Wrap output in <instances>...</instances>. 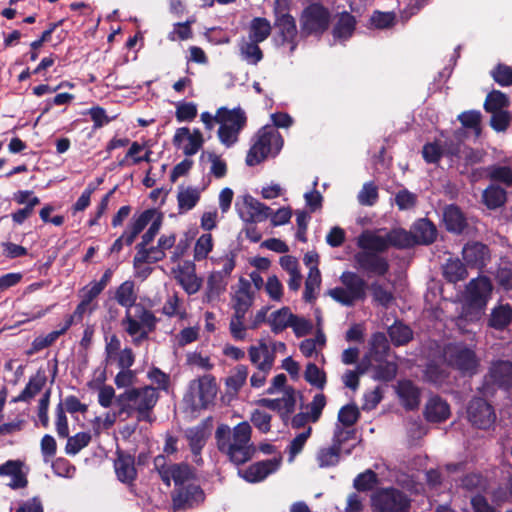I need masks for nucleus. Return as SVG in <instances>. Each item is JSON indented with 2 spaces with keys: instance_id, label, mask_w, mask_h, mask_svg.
Returning a JSON list of instances; mask_svg holds the SVG:
<instances>
[{
  "instance_id": "nucleus-1",
  "label": "nucleus",
  "mask_w": 512,
  "mask_h": 512,
  "mask_svg": "<svg viewBox=\"0 0 512 512\" xmlns=\"http://www.w3.org/2000/svg\"><path fill=\"white\" fill-rule=\"evenodd\" d=\"M251 435L252 428L247 421L238 423L232 430L227 424H220L215 431L217 448L234 465H243L256 453Z\"/></svg>"
},
{
  "instance_id": "nucleus-2",
  "label": "nucleus",
  "mask_w": 512,
  "mask_h": 512,
  "mask_svg": "<svg viewBox=\"0 0 512 512\" xmlns=\"http://www.w3.org/2000/svg\"><path fill=\"white\" fill-rule=\"evenodd\" d=\"M159 319L155 314L142 304L136 305V313L134 316L126 311L125 317L122 319V326L126 333L133 337L132 342L135 346H140L145 340H148L149 334L156 330Z\"/></svg>"
},
{
  "instance_id": "nucleus-3",
  "label": "nucleus",
  "mask_w": 512,
  "mask_h": 512,
  "mask_svg": "<svg viewBox=\"0 0 512 512\" xmlns=\"http://www.w3.org/2000/svg\"><path fill=\"white\" fill-rule=\"evenodd\" d=\"M256 140L246 155V164L250 167L263 162L269 154L279 153L283 146L281 134L271 126H264L258 130Z\"/></svg>"
},
{
  "instance_id": "nucleus-4",
  "label": "nucleus",
  "mask_w": 512,
  "mask_h": 512,
  "mask_svg": "<svg viewBox=\"0 0 512 512\" xmlns=\"http://www.w3.org/2000/svg\"><path fill=\"white\" fill-rule=\"evenodd\" d=\"M218 138L227 148L232 147L239 138L240 132L247 124V116L241 107L217 109Z\"/></svg>"
},
{
  "instance_id": "nucleus-5",
  "label": "nucleus",
  "mask_w": 512,
  "mask_h": 512,
  "mask_svg": "<svg viewBox=\"0 0 512 512\" xmlns=\"http://www.w3.org/2000/svg\"><path fill=\"white\" fill-rule=\"evenodd\" d=\"M512 389V361L498 359L492 361L483 377L479 393L484 397H494L498 390Z\"/></svg>"
},
{
  "instance_id": "nucleus-6",
  "label": "nucleus",
  "mask_w": 512,
  "mask_h": 512,
  "mask_svg": "<svg viewBox=\"0 0 512 512\" xmlns=\"http://www.w3.org/2000/svg\"><path fill=\"white\" fill-rule=\"evenodd\" d=\"M343 287H335L328 295L343 306L351 307L367 297V282L356 272L345 271L340 276Z\"/></svg>"
},
{
  "instance_id": "nucleus-7",
  "label": "nucleus",
  "mask_w": 512,
  "mask_h": 512,
  "mask_svg": "<svg viewBox=\"0 0 512 512\" xmlns=\"http://www.w3.org/2000/svg\"><path fill=\"white\" fill-rule=\"evenodd\" d=\"M299 20L302 34L321 36L330 26L331 13L323 4L313 2L302 10Z\"/></svg>"
},
{
  "instance_id": "nucleus-8",
  "label": "nucleus",
  "mask_w": 512,
  "mask_h": 512,
  "mask_svg": "<svg viewBox=\"0 0 512 512\" xmlns=\"http://www.w3.org/2000/svg\"><path fill=\"white\" fill-rule=\"evenodd\" d=\"M375 512H410L411 499L394 487L380 488L371 496Z\"/></svg>"
},
{
  "instance_id": "nucleus-9",
  "label": "nucleus",
  "mask_w": 512,
  "mask_h": 512,
  "mask_svg": "<svg viewBox=\"0 0 512 512\" xmlns=\"http://www.w3.org/2000/svg\"><path fill=\"white\" fill-rule=\"evenodd\" d=\"M121 399L133 400V403L136 405L137 420L139 422H153L152 411L159 399V393L156 388L151 385L140 388L132 387L124 391V396Z\"/></svg>"
},
{
  "instance_id": "nucleus-10",
  "label": "nucleus",
  "mask_w": 512,
  "mask_h": 512,
  "mask_svg": "<svg viewBox=\"0 0 512 512\" xmlns=\"http://www.w3.org/2000/svg\"><path fill=\"white\" fill-rule=\"evenodd\" d=\"M448 366L457 370L462 376H473L478 372L479 359L474 350L463 344L449 345L445 349Z\"/></svg>"
},
{
  "instance_id": "nucleus-11",
  "label": "nucleus",
  "mask_w": 512,
  "mask_h": 512,
  "mask_svg": "<svg viewBox=\"0 0 512 512\" xmlns=\"http://www.w3.org/2000/svg\"><path fill=\"white\" fill-rule=\"evenodd\" d=\"M206 495L200 485L190 483L171 492V508L173 512L195 509L205 502Z\"/></svg>"
},
{
  "instance_id": "nucleus-12",
  "label": "nucleus",
  "mask_w": 512,
  "mask_h": 512,
  "mask_svg": "<svg viewBox=\"0 0 512 512\" xmlns=\"http://www.w3.org/2000/svg\"><path fill=\"white\" fill-rule=\"evenodd\" d=\"M235 258L236 254L230 251L216 260L217 263L222 264V267L220 270L213 271L207 279L208 298L219 297L220 294L225 292L228 279L236 266Z\"/></svg>"
},
{
  "instance_id": "nucleus-13",
  "label": "nucleus",
  "mask_w": 512,
  "mask_h": 512,
  "mask_svg": "<svg viewBox=\"0 0 512 512\" xmlns=\"http://www.w3.org/2000/svg\"><path fill=\"white\" fill-rule=\"evenodd\" d=\"M354 267L367 277H384L390 269L386 257L372 251L360 250L353 256Z\"/></svg>"
},
{
  "instance_id": "nucleus-14",
  "label": "nucleus",
  "mask_w": 512,
  "mask_h": 512,
  "mask_svg": "<svg viewBox=\"0 0 512 512\" xmlns=\"http://www.w3.org/2000/svg\"><path fill=\"white\" fill-rule=\"evenodd\" d=\"M468 421L478 429H489L496 421L494 407L482 397L472 398L467 405Z\"/></svg>"
},
{
  "instance_id": "nucleus-15",
  "label": "nucleus",
  "mask_w": 512,
  "mask_h": 512,
  "mask_svg": "<svg viewBox=\"0 0 512 512\" xmlns=\"http://www.w3.org/2000/svg\"><path fill=\"white\" fill-rule=\"evenodd\" d=\"M493 285L487 276L470 280L466 287V302L477 310H482L487 305L491 296Z\"/></svg>"
},
{
  "instance_id": "nucleus-16",
  "label": "nucleus",
  "mask_w": 512,
  "mask_h": 512,
  "mask_svg": "<svg viewBox=\"0 0 512 512\" xmlns=\"http://www.w3.org/2000/svg\"><path fill=\"white\" fill-rule=\"evenodd\" d=\"M462 257L468 267L482 270L491 260V251L483 242L471 240L463 246Z\"/></svg>"
},
{
  "instance_id": "nucleus-17",
  "label": "nucleus",
  "mask_w": 512,
  "mask_h": 512,
  "mask_svg": "<svg viewBox=\"0 0 512 512\" xmlns=\"http://www.w3.org/2000/svg\"><path fill=\"white\" fill-rule=\"evenodd\" d=\"M280 465L278 459H266L255 462L246 469H239L238 475L249 483H258L274 473Z\"/></svg>"
},
{
  "instance_id": "nucleus-18",
  "label": "nucleus",
  "mask_w": 512,
  "mask_h": 512,
  "mask_svg": "<svg viewBox=\"0 0 512 512\" xmlns=\"http://www.w3.org/2000/svg\"><path fill=\"white\" fill-rule=\"evenodd\" d=\"M114 469L117 479L127 485H133L137 478L135 468V457L123 451H117V458L114 461Z\"/></svg>"
},
{
  "instance_id": "nucleus-19",
  "label": "nucleus",
  "mask_w": 512,
  "mask_h": 512,
  "mask_svg": "<svg viewBox=\"0 0 512 512\" xmlns=\"http://www.w3.org/2000/svg\"><path fill=\"white\" fill-rule=\"evenodd\" d=\"M443 222L448 232L462 234L468 227L466 215L456 204L446 205L443 209Z\"/></svg>"
},
{
  "instance_id": "nucleus-20",
  "label": "nucleus",
  "mask_w": 512,
  "mask_h": 512,
  "mask_svg": "<svg viewBox=\"0 0 512 512\" xmlns=\"http://www.w3.org/2000/svg\"><path fill=\"white\" fill-rule=\"evenodd\" d=\"M155 215V209H146L138 216L134 215L127 226V229L121 235L124 244L127 246L132 245L137 236L145 229Z\"/></svg>"
},
{
  "instance_id": "nucleus-21",
  "label": "nucleus",
  "mask_w": 512,
  "mask_h": 512,
  "mask_svg": "<svg viewBox=\"0 0 512 512\" xmlns=\"http://www.w3.org/2000/svg\"><path fill=\"white\" fill-rule=\"evenodd\" d=\"M274 27L278 29L281 45L289 44L292 53L297 47V25L293 16H282L274 19Z\"/></svg>"
},
{
  "instance_id": "nucleus-22",
  "label": "nucleus",
  "mask_w": 512,
  "mask_h": 512,
  "mask_svg": "<svg viewBox=\"0 0 512 512\" xmlns=\"http://www.w3.org/2000/svg\"><path fill=\"white\" fill-rule=\"evenodd\" d=\"M47 382V376L44 370L38 369L37 372L30 376L28 383L21 391V393L12 398V403H30L36 395H38L43 388L45 387Z\"/></svg>"
},
{
  "instance_id": "nucleus-23",
  "label": "nucleus",
  "mask_w": 512,
  "mask_h": 512,
  "mask_svg": "<svg viewBox=\"0 0 512 512\" xmlns=\"http://www.w3.org/2000/svg\"><path fill=\"white\" fill-rule=\"evenodd\" d=\"M424 416L428 422L442 423L450 416V406L440 396H433L425 405Z\"/></svg>"
},
{
  "instance_id": "nucleus-24",
  "label": "nucleus",
  "mask_w": 512,
  "mask_h": 512,
  "mask_svg": "<svg viewBox=\"0 0 512 512\" xmlns=\"http://www.w3.org/2000/svg\"><path fill=\"white\" fill-rule=\"evenodd\" d=\"M357 245L361 250L372 251L379 255L390 247L388 234L381 236L370 232H363L358 238Z\"/></svg>"
},
{
  "instance_id": "nucleus-25",
  "label": "nucleus",
  "mask_w": 512,
  "mask_h": 512,
  "mask_svg": "<svg viewBox=\"0 0 512 512\" xmlns=\"http://www.w3.org/2000/svg\"><path fill=\"white\" fill-rule=\"evenodd\" d=\"M22 462L19 460H8L0 465V476H11L8 484L12 489L25 488L28 484L26 475L22 472Z\"/></svg>"
},
{
  "instance_id": "nucleus-26",
  "label": "nucleus",
  "mask_w": 512,
  "mask_h": 512,
  "mask_svg": "<svg viewBox=\"0 0 512 512\" xmlns=\"http://www.w3.org/2000/svg\"><path fill=\"white\" fill-rule=\"evenodd\" d=\"M512 323V306L509 303L498 304L492 308L488 318V327L504 331Z\"/></svg>"
},
{
  "instance_id": "nucleus-27",
  "label": "nucleus",
  "mask_w": 512,
  "mask_h": 512,
  "mask_svg": "<svg viewBox=\"0 0 512 512\" xmlns=\"http://www.w3.org/2000/svg\"><path fill=\"white\" fill-rule=\"evenodd\" d=\"M413 236L417 244L429 245L437 238V229L434 223L428 218H420L413 224Z\"/></svg>"
},
{
  "instance_id": "nucleus-28",
  "label": "nucleus",
  "mask_w": 512,
  "mask_h": 512,
  "mask_svg": "<svg viewBox=\"0 0 512 512\" xmlns=\"http://www.w3.org/2000/svg\"><path fill=\"white\" fill-rule=\"evenodd\" d=\"M398 395L406 410H415L420 404V390L411 380L399 383Z\"/></svg>"
},
{
  "instance_id": "nucleus-29",
  "label": "nucleus",
  "mask_w": 512,
  "mask_h": 512,
  "mask_svg": "<svg viewBox=\"0 0 512 512\" xmlns=\"http://www.w3.org/2000/svg\"><path fill=\"white\" fill-rule=\"evenodd\" d=\"M243 203L248 209V218L246 219L247 222H261L269 218L272 214V209L269 206L255 199L251 195H245L243 198Z\"/></svg>"
},
{
  "instance_id": "nucleus-30",
  "label": "nucleus",
  "mask_w": 512,
  "mask_h": 512,
  "mask_svg": "<svg viewBox=\"0 0 512 512\" xmlns=\"http://www.w3.org/2000/svg\"><path fill=\"white\" fill-rule=\"evenodd\" d=\"M239 55L249 65H257L264 58L259 42L242 37L238 44Z\"/></svg>"
},
{
  "instance_id": "nucleus-31",
  "label": "nucleus",
  "mask_w": 512,
  "mask_h": 512,
  "mask_svg": "<svg viewBox=\"0 0 512 512\" xmlns=\"http://www.w3.org/2000/svg\"><path fill=\"white\" fill-rule=\"evenodd\" d=\"M356 24V18L351 13L342 12L333 27V37L340 40L349 39L356 29Z\"/></svg>"
},
{
  "instance_id": "nucleus-32",
  "label": "nucleus",
  "mask_w": 512,
  "mask_h": 512,
  "mask_svg": "<svg viewBox=\"0 0 512 512\" xmlns=\"http://www.w3.org/2000/svg\"><path fill=\"white\" fill-rule=\"evenodd\" d=\"M390 352V345L383 332H376L370 341L369 355L374 362H383Z\"/></svg>"
},
{
  "instance_id": "nucleus-33",
  "label": "nucleus",
  "mask_w": 512,
  "mask_h": 512,
  "mask_svg": "<svg viewBox=\"0 0 512 512\" xmlns=\"http://www.w3.org/2000/svg\"><path fill=\"white\" fill-rule=\"evenodd\" d=\"M507 201V192L504 188L491 184L482 193V202L490 210L502 207Z\"/></svg>"
},
{
  "instance_id": "nucleus-34",
  "label": "nucleus",
  "mask_w": 512,
  "mask_h": 512,
  "mask_svg": "<svg viewBox=\"0 0 512 512\" xmlns=\"http://www.w3.org/2000/svg\"><path fill=\"white\" fill-rule=\"evenodd\" d=\"M115 300L117 303L130 312L131 307H136L137 294L135 293V284L131 280L124 281L115 291Z\"/></svg>"
},
{
  "instance_id": "nucleus-35",
  "label": "nucleus",
  "mask_w": 512,
  "mask_h": 512,
  "mask_svg": "<svg viewBox=\"0 0 512 512\" xmlns=\"http://www.w3.org/2000/svg\"><path fill=\"white\" fill-rule=\"evenodd\" d=\"M271 31L272 26L268 19L254 17L248 27V39L261 43L271 35Z\"/></svg>"
},
{
  "instance_id": "nucleus-36",
  "label": "nucleus",
  "mask_w": 512,
  "mask_h": 512,
  "mask_svg": "<svg viewBox=\"0 0 512 512\" xmlns=\"http://www.w3.org/2000/svg\"><path fill=\"white\" fill-rule=\"evenodd\" d=\"M341 449L333 443L329 447H321L316 453V462L319 468L334 467L339 464L341 459Z\"/></svg>"
},
{
  "instance_id": "nucleus-37",
  "label": "nucleus",
  "mask_w": 512,
  "mask_h": 512,
  "mask_svg": "<svg viewBox=\"0 0 512 512\" xmlns=\"http://www.w3.org/2000/svg\"><path fill=\"white\" fill-rule=\"evenodd\" d=\"M388 335L396 347L404 346L413 339L412 329L400 321H396L388 328Z\"/></svg>"
},
{
  "instance_id": "nucleus-38",
  "label": "nucleus",
  "mask_w": 512,
  "mask_h": 512,
  "mask_svg": "<svg viewBox=\"0 0 512 512\" xmlns=\"http://www.w3.org/2000/svg\"><path fill=\"white\" fill-rule=\"evenodd\" d=\"M466 263L461 262L460 259H449L444 266L443 275L450 283H457L466 279L468 276Z\"/></svg>"
},
{
  "instance_id": "nucleus-39",
  "label": "nucleus",
  "mask_w": 512,
  "mask_h": 512,
  "mask_svg": "<svg viewBox=\"0 0 512 512\" xmlns=\"http://www.w3.org/2000/svg\"><path fill=\"white\" fill-rule=\"evenodd\" d=\"M387 234L390 246L397 249H408L417 244V240L412 232H408L402 228L393 229Z\"/></svg>"
},
{
  "instance_id": "nucleus-40",
  "label": "nucleus",
  "mask_w": 512,
  "mask_h": 512,
  "mask_svg": "<svg viewBox=\"0 0 512 512\" xmlns=\"http://www.w3.org/2000/svg\"><path fill=\"white\" fill-rule=\"evenodd\" d=\"M172 466V480L174 482V488L184 486L192 483L191 480L195 478L193 468L187 463H175Z\"/></svg>"
},
{
  "instance_id": "nucleus-41",
  "label": "nucleus",
  "mask_w": 512,
  "mask_h": 512,
  "mask_svg": "<svg viewBox=\"0 0 512 512\" xmlns=\"http://www.w3.org/2000/svg\"><path fill=\"white\" fill-rule=\"evenodd\" d=\"M200 200V192L197 188H181L177 195L180 213L193 209Z\"/></svg>"
},
{
  "instance_id": "nucleus-42",
  "label": "nucleus",
  "mask_w": 512,
  "mask_h": 512,
  "mask_svg": "<svg viewBox=\"0 0 512 512\" xmlns=\"http://www.w3.org/2000/svg\"><path fill=\"white\" fill-rule=\"evenodd\" d=\"M216 384L214 378L204 376L198 380V397L201 406L206 407L216 396Z\"/></svg>"
},
{
  "instance_id": "nucleus-43",
  "label": "nucleus",
  "mask_w": 512,
  "mask_h": 512,
  "mask_svg": "<svg viewBox=\"0 0 512 512\" xmlns=\"http://www.w3.org/2000/svg\"><path fill=\"white\" fill-rule=\"evenodd\" d=\"M292 314L293 313L290 312L288 307H282L279 310L273 312L268 320L271 326V331L274 334H279L287 327H290Z\"/></svg>"
},
{
  "instance_id": "nucleus-44",
  "label": "nucleus",
  "mask_w": 512,
  "mask_h": 512,
  "mask_svg": "<svg viewBox=\"0 0 512 512\" xmlns=\"http://www.w3.org/2000/svg\"><path fill=\"white\" fill-rule=\"evenodd\" d=\"M376 365H373V379L382 381V382H390L395 379L398 372V365L393 361H387L385 359L383 362H376Z\"/></svg>"
},
{
  "instance_id": "nucleus-45",
  "label": "nucleus",
  "mask_w": 512,
  "mask_h": 512,
  "mask_svg": "<svg viewBox=\"0 0 512 512\" xmlns=\"http://www.w3.org/2000/svg\"><path fill=\"white\" fill-rule=\"evenodd\" d=\"M321 281V273L319 269H314L312 272L308 273L303 292V299L305 302L313 303L317 299L316 291L319 290Z\"/></svg>"
},
{
  "instance_id": "nucleus-46",
  "label": "nucleus",
  "mask_w": 512,
  "mask_h": 512,
  "mask_svg": "<svg viewBox=\"0 0 512 512\" xmlns=\"http://www.w3.org/2000/svg\"><path fill=\"white\" fill-rule=\"evenodd\" d=\"M510 104L508 96L500 90H492L486 96L484 109L486 112L505 110Z\"/></svg>"
},
{
  "instance_id": "nucleus-47",
  "label": "nucleus",
  "mask_w": 512,
  "mask_h": 512,
  "mask_svg": "<svg viewBox=\"0 0 512 512\" xmlns=\"http://www.w3.org/2000/svg\"><path fill=\"white\" fill-rule=\"evenodd\" d=\"M458 121L466 129H471L476 136L481 134L482 115L478 110H467L460 113L457 117Z\"/></svg>"
},
{
  "instance_id": "nucleus-48",
  "label": "nucleus",
  "mask_w": 512,
  "mask_h": 512,
  "mask_svg": "<svg viewBox=\"0 0 512 512\" xmlns=\"http://www.w3.org/2000/svg\"><path fill=\"white\" fill-rule=\"evenodd\" d=\"M65 452L68 455H76L83 448L89 445L91 441V434L89 432H78L74 436L67 437Z\"/></svg>"
},
{
  "instance_id": "nucleus-49",
  "label": "nucleus",
  "mask_w": 512,
  "mask_h": 512,
  "mask_svg": "<svg viewBox=\"0 0 512 512\" xmlns=\"http://www.w3.org/2000/svg\"><path fill=\"white\" fill-rule=\"evenodd\" d=\"M377 483L378 476L371 469H367L366 471L358 474L353 481L355 489L359 492L371 491L374 489Z\"/></svg>"
},
{
  "instance_id": "nucleus-50",
  "label": "nucleus",
  "mask_w": 512,
  "mask_h": 512,
  "mask_svg": "<svg viewBox=\"0 0 512 512\" xmlns=\"http://www.w3.org/2000/svg\"><path fill=\"white\" fill-rule=\"evenodd\" d=\"M312 434V427L308 426L305 431L299 433L295 438L292 439L286 450L288 452V461L293 462L295 457L300 454Z\"/></svg>"
},
{
  "instance_id": "nucleus-51",
  "label": "nucleus",
  "mask_w": 512,
  "mask_h": 512,
  "mask_svg": "<svg viewBox=\"0 0 512 512\" xmlns=\"http://www.w3.org/2000/svg\"><path fill=\"white\" fill-rule=\"evenodd\" d=\"M461 487L467 491H486L488 480L481 473H468L461 479Z\"/></svg>"
},
{
  "instance_id": "nucleus-52",
  "label": "nucleus",
  "mask_w": 512,
  "mask_h": 512,
  "mask_svg": "<svg viewBox=\"0 0 512 512\" xmlns=\"http://www.w3.org/2000/svg\"><path fill=\"white\" fill-rule=\"evenodd\" d=\"M360 416L361 414L356 404H346L338 412V422L341 424L340 426L349 428L357 423Z\"/></svg>"
},
{
  "instance_id": "nucleus-53",
  "label": "nucleus",
  "mask_w": 512,
  "mask_h": 512,
  "mask_svg": "<svg viewBox=\"0 0 512 512\" xmlns=\"http://www.w3.org/2000/svg\"><path fill=\"white\" fill-rule=\"evenodd\" d=\"M304 379L312 386L323 389L326 384V373L319 369L315 363H308L304 372Z\"/></svg>"
},
{
  "instance_id": "nucleus-54",
  "label": "nucleus",
  "mask_w": 512,
  "mask_h": 512,
  "mask_svg": "<svg viewBox=\"0 0 512 512\" xmlns=\"http://www.w3.org/2000/svg\"><path fill=\"white\" fill-rule=\"evenodd\" d=\"M486 172L492 181L512 185V169L509 166L491 165L486 168Z\"/></svg>"
},
{
  "instance_id": "nucleus-55",
  "label": "nucleus",
  "mask_w": 512,
  "mask_h": 512,
  "mask_svg": "<svg viewBox=\"0 0 512 512\" xmlns=\"http://www.w3.org/2000/svg\"><path fill=\"white\" fill-rule=\"evenodd\" d=\"M195 22L194 18L187 19L185 22H178L174 24V29L168 33V40H188L193 37L191 29L192 24Z\"/></svg>"
},
{
  "instance_id": "nucleus-56",
  "label": "nucleus",
  "mask_w": 512,
  "mask_h": 512,
  "mask_svg": "<svg viewBox=\"0 0 512 512\" xmlns=\"http://www.w3.org/2000/svg\"><path fill=\"white\" fill-rule=\"evenodd\" d=\"M369 288L371 290L373 300L379 305L388 308L394 301L393 293L378 282H372Z\"/></svg>"
},
{
  "instance_id": "nucleus-57",
  "label": "nucleus",
  "mask_w": 512,
  "mask_h": 512,
  "mask_svg": "<svg viewBox=\"0 0 512 512\" xmlns=\"http://www.w3.org/2000/svg\"><path fill=\"white\" fill-rule=\"evenodd\" d=\"M357 431L355 428L349 427L346 428L344 426H340L339 424H336L334 430H333V437H332V443L342 450V447L350 440L356 439Z\"/></svg>"
},
{
  "instance_id": "nucleus-58",
  "label": "nucleus",
  "mask_w": 512,
  "mask_h": 512,
  "mask_svg": "<svg viewBox=\"0 0 512 512\" xmlns=\"http://www.w3.org/2000/svg\"><path fill=\"white\" fill-rule=\"evenodd\" d=\"M493 80L502 87H509L512 85V67L498 63L490 72Z\"/></svg>"
},
{
  "instance_id": "nucleus-59",
  "label": "nucleus",
  "mask_w": 512,
  "mask_h": 512,
  "mask_svg": "<svg viewBox=\"0 0 512 512\" xmlns=\"http://www.w3.org/2000/svg\"><path fill=\"white\" fill-rule=\"evenodd\" d=\"M178 283L182 286L185 292L189 295L195 294L201 288L202 281L193 272H181L176 277Z\"/></svg>"
},
{
  "instance_id": "nucleus-60",
  "label": "nucleus",
  "mask_w": 512,
  "mask_h": 512,
  "mask_svg": "<svg viewBox=\"0 0 512 512\" xmlns=\"http://www.w3.org/2000/svg\"><path fill=\"white\" fill-rule=\"evenodd\" d=\"M213 248V238L210 233L202 234L196 241L194 247V259L201 261L207 258Z\"/></svg>"
},
{
  "instance_id": "nucleus-61",
  "label": "nucleus",
  "mask_w": 512,
  "mask_h": 512,
  "mask_svg": "<svg viewBox=\"0 0 512 512\" xmlns=\"http://www.w3.org/2000/svg\"><path fill=\"white\" fill-rule=\"evenodd\" d=\"M189 446L194 456H200L205 445L204 432L201 428H190L186 432Z\"/></svg>"
},
{
  "instance_id": "nucleus-62",
  "label": "nucleus",
  "mask_w": 512,
  "mask_h": 512,
  "mask_svg": "<svg viewBox=\"0 0 512 512\" xmlns=\"http://www.w3.org/2000/svg\"><path fill=\"white\" fill-rule=\"evenodd\" d=\"M424 377L429 383L442 385L448 378V373L440 365L429 363L424 371Z\"/></svg>"
},
{
  "instance_id": "nucleus-63",
  "label": "nucleus",
  "mask_w": 512,
  "mask_h": 512,
  "mask_svg": "<svg viewBox=\"0 0 512 512\" xmlns=\"http://www.w3.org/2000/svg\"><path fill=\"white\" fill-rule=\"evenodd\" d=\"M281 402V411L280 417L285 420L287 419L294 411L296 406V398H295V389L291 386L285 388L284 396L280 398Z\"/></svg>"
},
{
  "instance_id": "nucleus-64",
  "label": "nucleus",
  "mask_w": 512,
  "mask_h": 512,
  "mask_svg": "<svg viewBox=\"0 0 512 512\" xmlns=\"http://www.w3.org/2000/svg\"><path fill=\"white\" fill-rule=\"evenodd\" d=\"M180 303L181 300L177 293H174L173 295L168 296L166 299L161 312L167 316V317H175L178 316L180 319L185 318L186 312L185 310H180Z\"/></svg>"
}]
</instances>
